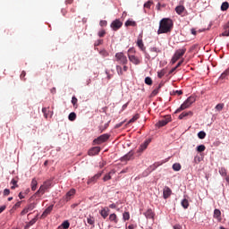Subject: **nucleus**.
<instances>
[{
  "label": "nucleus",
  "instance_id": "obj_31",
  "mask_svg": "<svg viewBox=\"0 0 229 229\" xmlns=\"http://www.w3.org/2000/svg\"><path fill=\"white\" fill-rule=\"evenodd\" d=\"M116 72L119 74V76H123V67L120 66V64H116Z\"/></svg>",
  "mask_w": 229,
  "mask_h": 229
},
{
  "label": "nucleus",
  "instance_id": "obj_58",
  "mask_svg": "<svg viewBox=\"0 0 229 229\" xmlns=\"http://www.w3.org/2000/svg\"><path fill=\"white\" fill-rule=\"evenodd\" d=\"M4 195H5V196L10 195V190L9 189H4Z\"/></svg>",
  "mask_w": 229,
  "mask_h": 229
},
{
  "label": "nucleus",
  "instance_id": "obj_51",
  "mask_svg": "<svg viewBox=\"0 0 229 229\" xmlns=\"http://www.w3.org/2000/svg\"><path fill=\"white\" fill-rule=\"evenodd\" d=\"M100 27H106L107 25V21L101 20L99 22Z\"/></svg>",
  "mask_w": 229,
  "mask_h": 229
},
{
  "label": "nucleus",
  "instance_id": "obj_2",
  "mask_svg": "<svg viewBox=\"0 0 229 229\" xmlns=\"http://www.w3.org/2000/svg\"><path fill=\"white\" fill-rule=\"evenodd\" d=\"M195 100H196L195 97H192V96L189 97V98L183 102V104H182V105L180 106V107L177 108V110H175V114L180 113V112H182V110L188 109V107H190L191 105L194 104Z\"/></svg>",
  "mask_w": 229,
  "mask_h": 229
},
{
  "label": "nucleus",
  "instance_id": "obj_57",
  "mask_svg": "<svg viewBox=\"0 0 229 229\" xmlns=\"http://www.w3.org/2000/svg\"><path fill=\"white\" fill-rule=\"evenodd\" d=\"M158 93H159V89H155L152 91V95H153V96H157Z\"/></svg>",
  "mask_w": 229,
  "mask_h": 229
},
{
  "label": "nucleus",
  "instance_id": "obj_19",
  "mask_svg": "<svg viewBox=\"0 0 229 229\" xmlns=\"http://www.w3.org/2000/svg\"><path fill=\"white\" fill-rule=\"evenodd\" d=\"M193 113L192 111H183V113L180 114L179 120H183V118L190 116H192Z\"/></svg>",
  "mask_w": 229,
  "mask_h": 229
},
{
  "label": "nucleus",
  "instance_id": "obj_64",
  "mask_svg": "<svg viewBox=\"0 0 229 229\" xmlns=\"http://www.w3.org/2000/svg\"><path fill=\"white\" fill-rule=\"evenodd\" d=\"M135 225H128V227H126V229H134Z\"/></svg>",
  "mask_w": 229,
  "mask_h": 229
},
{
  "label": "nucleus",
  "instance_id": "obj_54",
  "mask_svg": "<svg viewBox=\"0 0 229 229\" xmlns=\"http://www.w3.org/2000/svg\"><path fill=\"white\" fill-rule=\"evenodd\" d=\"M176 61H178L176 53L174 54V57L172 58V64H176Z\"/></svg>",
  "mask_w": 229,
  "mask_h": 229
},
{
  "label": "nucleus",
  "instance_id": "obj_37",
  "mask_svg": "<svg viewBox=\"0 0 229 229\" xmlns=\"http://www.w3.org/2000/svg\"><path fill=\"white\" fill-rule=\"evenodd\" d=\"M150 52H154V53H162V49H160L159 47H150Z\"/></svg>",
  "mask_w": 229,
  "mask_h": 229
},
{
  "label": "nucleus",
  "instance_id": "obj_53",
  "mask_svg": "<svg viewBox=\"0 0 229 229\" xmlns=\"http://www.w3.org/2000/svg\"><path fill=\"white\" fill-rule=\"evenodd\" d=\"M72 104L73 105V106H75V105L78 104V98H76V97H72Z\"/></svg>",
  "mask_w": 229,
  "mask_h": 229
},
{
  "label": "nucleus",
  "instance_id": "obj_34",
  "mask_svg": "<svg viewBox=\"0 0 229 229\" xmlns=\"http://www.w3.org/2000/svg\"><path fill=\"white\" fill-rule=\"evenodd\" d=\"M123 221H130V212H123Z\"/></svg>",
  "mask_w": 229,
  "mask_h": 229
},
{
  "label": "nucleus",
  "instance_id": "obj_63",
  "mask_svg": "<svg viewBox=\"0 0 229 229\" xmlns=\"http://www.w3.org/2000/svg\"><path fill=\"white\" fill-rule=\"evenodd\" d=\"M174 229H182V225H174Z\"/></svg>",
  "mask_w": 229,
  "mask_h": 229
},
{
  "label": "nucleus",
  "instance_id": "obj_23",
  "mask_svg": "<svg viewBox=\"0 0 229 229\" xmlns=\"http://www.w3.org/2000/svg\"><path fill=\"white\" fill-rule=\"evenodd\" d=\"M30 186H31L32 191H36L37 187H38V181H37L36 178H33V179H32V182H31Z\"/></svg>",
  "mask_w": 229,
  "mask_h": 229
},
{
  "label": "nucleus",
  "instance_id": "obj_44",
  "mask_svg": "<svg viewBox=\"0 0 229 229\" xmlns=\"http://www.w3.org/2000/svg\"><path fill=\"white\" fill-rule=\"evenodd\" d=\"M110 179H112L111 173L106 174L104 176L103 181H104V182H107V181H110Z\"/></svg>",
  "mask_w": 229,
  "mask_h": 229
},
{
  "label": "nucleus",
  "instance_id": "obj_29",
  "mask_svg": "<svg viewBox=\"0 0 229 229\" xmlns=\"http://www.w3.org/2000/svg\"><path fill=\"white\" fill-rule=\"evenodd\" d=\"M227 9H229V3L227 2L223 3L221 5V11L225 12L227 11Z\"/></svg>",
  "mask_w": 229,
  "mask_h": 229
},
{
  "label": "nucleus",
  "instance_id": "obj_1",
  "mask_svg": "<svg viewBox=\"0 0 229 229\" xmlns=\"http://www.w3.org/2000/svg\"><path fill=\"white\" fill-rule=\"evenodd\" d=\"M174 21L171 18H163L159 22V29L157 30V35H162L164 33H170L174 28Z\"/></svg>",
  "mask_w": 229,
  "mask_h": 229
},
{
  "label": "nucleus",
  "instance_id": "obj_45",
  "mask_svg": "<svg viewBox=\"0 0 229 229\" xmlns=\"http://www.w3.org/2000/svg\"><path fill=\"white\" fill-rule=\"evenodd\" d=\"M62 227L64 229H67L70 227V223L68 222V220H65L64 223H62Z\"/></svg>",
  "mask_w": 229,
  "mask_h": 229
},
{
  "label": "nucleus",
  "instance_id": "obj_30",
  "mask_svg": "<svg viewBox=\"0 0 229 229\" xmlns=\"http://www.w3.org/2000/svg\"><path fill=\"white\" fill-rule=\"evenodd\" d=\"M173 169L174 171H180L182 169V165H180V163H174Z\"/></svg>",
  "mask_w": 229,
  "mask_h": 229
},
{
  "label": "nucleus",
  "instance_id": "obj_41",
  "mask_svg": "<svg viewBox=\"0 0 229 229\" xmlns=\"http://www.w3.org/2000/svg\"><path fill=\"white\" fill-rule=\"evenodd\" d=\"M76 117H77L76 113L72 112V113L69 114V120L70 121H75Z\"/></svg>",
  "mask_w": 229,
  "mask_h": 229
},
{
  "label": "nucleus",
  "instance_id": "obj_4",
  "mask_svg": "<svg viewBox=\"0 0 229 229\" xmlns=\"http://www.w3.org/2000/svg\"><path fill=\"white\" fill-rule=\"evenodd\" d=\"M171 121H172V116L165 115L164 116V118L160 119V121H158L157 123H156V126H157V128H163V126H165V124H167Z\"/></svg>",
  "mask_w": 229,
  "mask_h": 229
},
{
  "label": "nucleus",
  "instance_id": "obj_5",
  "mask_svg": "<svg viewBox=\"0 0 229 229\" xmlns=\"http://www.w3.org/2000/svg\"><path fill=\"white\" fill-rule=\"evenodd\" d=\"M122 27H123V21L119 19H116L113 21V22H111V29L114 31L121 30Z\"/></svg>",
  "mask_w": 229,
  "mask_h": 229
},
{
  "label": "nucleus",
  "instance_id": "obj_42",
  "mask_svg": "<svg viewBox=\"0 0 229 229\" xmlns=\"http://www.w3.org/2000/svg\"><path fill=\"white\" fill-rule=\"evenodd\" d=\"M166 74V70L163 69L160 72H157V77L163 78Z\"/></svg>",
  "mask_w": 229,
  "mask_h": 229
},
{
  "label": "nucleus",
  "instance_id": "obj_25",
  "mask_svg": "<svg viewBox=\"0 0 229 229\" xmlns=\"http://www.w3.org/2000/svg\"><path fill=\"white\" fill-rule=\"evenodd\" d=\"M137 23L135 21L128 20L125 22V27H136Z\"/></svg>",
  "mask_w": 229,
  "mask_h": 229
},
{
  "label": "nucleus",
  "instance_id": "obj_8",
  "mask_svg": "<svg viewBox=\"0 0 229 229\" xmlns=\"http://www.w3.org/2000/svg\"><path fill=\"white\" fill-rule=\"evenodd\" d=\"M103 173H98L95 175L91 176V178L88 179L87 183L88 184H95L97 183V182L98 181V179L100 178V176H102Z\"/></svg>",
  "mask_w": 229,
  "mask_h": 229
},
{
  "label": "nucleus",
  "instance_id": "obj_13",
  "mask_svg": "<svg viewBox=\"0 0 229 229\" xmlns=\"http://www.w3.org/2000/svg\"><path fill=\"white\" fill-rule=\"evenodd\" d=\"M134 158V152L130 151L128 154L124 155V157H121V161H131Z\"/></svg>",
  "mask_w": 229,
  "mask_h": 229
},
{
  "label": "nucleus",
  "instance_id": "obj_40",
  "mask_svg": "<svg viewBox=\"0 0 229 229\" xmlns=\"http://www.w3.org/2000/svg\"><path fill=\"white\" fill-rule=\"evenodd\" d=\"M145 83L148 86H151L153 83L152 78L151 77H146L145 78Z\"/></svg>",
  "mask_w": 229,
  "mask_h": 229
},
{
  "label": "nucleus",
  "instance_id": "obj_36",
  "mask_svg": "<svg viewBox=\"0 0 229 229\" xmlns=\"http://www.w3.org/2000/svg\"><path fill=\"white\" fill-rule=\"evenodd\" d=\"M87 222L89 225H95V217L94 216H89L87 219Z\"/></svg>",
  "mask_w": 229,
  "mask_h": 229
},
{
  "label": "nucleus",
  "instance_id": "obj_10",
  "mask_svg": "<svg viewBox=\"0 0 229 229\" xmlns=\"http://www.w3.org/2000/svg\"><path fill=\"white\" fill-rule=\"evenodd\" d=\"M144 216L147 217V219H152L154 220V217L156 216L155 212L153 211V209L148 208L147 209L146 212H144Z\"/></svg>",
  "mask_w": 229,
  "mask_h": 229
},
{
  "label": "nucleus",
  "instance_id": "obj_6",
  "mask_svg": "<svg viewBox=\"0 0 229 229\" xmlns=\"http://www.w3.org/2000/svg\"><path fill=\"white\" fill-rule=\"evenodd\" d=\"M109 134H102L100 135V137H98L96 140H94L93 142L97 145H100L101 143L106 142V140H109Z\"/></svg>",
  "mask_w": 229,
  "mask_h": 229
},
{
  "label": "nucleus",
  "instance_id": "obj_61",
  "mask_svg": "<svg viewBox=\"0 0 229 229\" xmlns=\"http://www.w3.org/2000/svg\"><path fill=\"white\" fill-rule=\"evenodd\" d=\"M5 208H6V206H1V207H0V214H2L3 211L5 210Z\"/></svg>",
  "mask_w": 229,
  "mask_h": 229
},
{
  "label": "nucleus",
  "instance_id": "obj_7",
  "mask_svg": "<svg viewBox=\"0 0 229 229\" xmlns=\"http://www.w3.org/2000/svg\"><path fill=\"white\" fill-rule=\"evenodd\" d=\"M128 58L131 63H132L134 65H140L141 63V59L134 55L133 54H128Z\"/></svg>",
  "mask_w": 229,
  "mask_h": 229
},
{
  "label": "nucleus",
  "instance_id": "obj_17",
  "mask_svg": "<svg viewBox=\"0 0 229 229\" xmlns=\"http://www.w3.org/2000/svg\"><path fill=\"white\" fill-rule=\"evenodd\" d=\"M150 142H151L150 140H145V142L141 146L139 147L138 152L142 153V151L146 150V148H148V146L149 145Z\"/></svg>",
  "mask_w": 229,
  "mask_h": 229
},
{
  "label": "nucleus",
  "instance_id": "obj_32",
  "mask_svg": "<svg viewBox=\"0 0 229 229\" xmlns=\"http://www.w3.org/2000/svg\"><path fill=\"white\" fill-rule=\"evenodd\" d=\"M153 1L152 0H148L147 1V3L144 4V8H147V9H150L151 6L153 5Z\"/></svg>",
  "mask_w": 229,
  "mask_h": 229
},
{
  "label": "nucleus",
  "instance_id": "obj_9",
  "mask_svg": "<svg viewBox=\"0 0 229 229\" xmlns=\"http://www.w3.org/2000/svg\"><path fill=\"white\" fill-rule=\"evenodd\" d=\"M186 52H187L186 47H182V49L176 50L175 55H176L177 61L180 60V58H182Z\"/></svg>",
  "mask_w": 229,
  "mask_h": 229
},
{
  "label": "nucleus",
  "instance_id": "obj_26",
  "mask_svg": "<svg viewBox=\"0 0 229 229\" xmlns=\"http://www.w3.org/2000/svg\"><path fill=\"white\" fill-rule=\"evenodd\" d=\"M38 215H37L32 220H30V222L28 223L27 227H30L31 225H34L35 223L38 221Z\"/></svg>",
  "mask_w": 229,
  "mask_h": 229
},
{
  "label": "nucleus",
  "instance_id": "obj_16",
  "mask_svg": "<svg viewBox=\"0 0 229 229\" xmlns=\"http://www.w3.org/2000/svg\"><path fill=\"white\" fill-rule=\"evenodd\" d=\"M47 191L46 186H45V182L39 187V189L38 190V191L36 192V195L38 197H41L42 195L45 194V192Z\"/></svg>",
  "mask_w": 229,
  "mask_h": 229
},
{
  "label": "nucleus",
  "instance_id": "obj_52",
  "mask_svg": "<svg viewBox=\"0 0 229 229\" xmlns=\"http://www.w3.org/2000/svg\"><path fill=\"white\" fill-rule=\"evenodd\" d=\"M42 112H43V114H44V117L47 118L48 117V115H47V107H43L42 108Z\"/></svg>",
  "mask_w": 229,
  "mask_h": 229
},
{
  "label": "nucleus",
  "instance_id": "obj_27",
  "mask_svg": "<svg viewBox=\"0 0 229 229\" xmlns=\"http://www.w3.org/2000/svg\"><path fill=\"white\" fill-rule=\"evenodd\" d=\"M219 174L222 176H227V170L225 167L219 168Z\"/></svg>",
  "mask_w": 229,
  "mask_h": 229
},
{
  "label": "nucleus",
  "instance_id": "obj_55",
  "mask_svg": "<svg viewBox=\"0 0 229 229\" xmlns=\"http://www.w3.org/2000/svg\"><path fill=\"white\" fill-rule=\"evenodd\" d=\"M105 35H106V30H102L98 31L99 37H104Z\"/></svg>",
  "mask_w": 229,
  "mask_h": 229
},
{
  "label": "nucleus",
  "instance_id": "obj_12",
  "mask_svg": "<svg viewBox=\"0 0 229 229\" xmlns=\"http://www.w3.org/2000/svg\"><path fill=\"white\" fill-rule=\"evenodd\" d=\"M170 195H172V190L170 189V187L165 186V189L163 190V198L165 199H167Z\"/></svg>",
  "mask_w": 229,
  "mask_h": 229
},
{
  "label": "nucleus",
  "instance_id": "obj_35",
  "mask_svg": "<svg viewBox=\"0 0 229 229\" xmlns=\"http://www.w3.org/2000/svg\"><path fill=\"white\" fill-rule=\"evenodd\" d=\"M140 114H135V115L132 116L131 119H130L129 123H135V121L139 120Z\"/></svg>",
  "mask_w": 229,
  "mask_h": 229
},
{
  "label": "nucleus",
  "instance_id": "obj_22",
  "mask_svg": "<svg viewBox=\"0 0 229 229\" xmlns=\"http://www.w3.org/2000/svg\"><path fill=\"white\" fill-rule=\"evenodd\" d=\"M175 12L177 14L182 15L183 13V12H185V6H183V5L176 6Z\"/></svg>",
  "mask_w": 229,
  "mask_h": 229
},
{
  "label": "nucleus",
  "instance_id": "obj_47",
  "mask_svg": "<svg viewBox=\"0 0 229 229\" xmlns=\"http://www.w3.org/2000/svg\"><path fill=\"white\" fill-rule=\"evenodd\" d=\"M35 207H36V203H30V204H29V205H28V212H29V211H31V210H34Z\"/></svg>",
  "mask_w": 229,
  "mask_h": 229
},
{
  "label": "nucleus",
  "instance_id": "obj_39",
  "mask_svg": "<svg viewBox=\"0 0 229 229\" xmlns=\"http://www.w3.org/2000/svg\"><path fill=\"white\" fill-rule=\"evenodd\" d=\"M206 150V146L205 145H199L197 147V151L199 153H202V151H205Z\"/></svg>",
  "mask_w": 229,
  "mask_h": 229
},
{
  "label": "nucleus",
  "instance_id": "obj_48",
  "mask_svg": "<svg viewBox=\"0 0 229 229\" xmlns=\"http://www.w3.org/2000/svg\"><path fill=\"white\" fill-rule=\"evenodd\" d=\"M224 106H225L224 104H218V105L216 106V109L218 112H221V111L224 109Z\"/></svg>",
  "mask_w": 229,
  "mask_h": 229
},
{
  "label": "nucleus",
  "instance_id": "obj_15",
  "mask_svg": "<svg viewBox=\"0 0 229 229\" xmlns=\"http://www.w3.org/2000/svg\"><path fill=\"white\" fill-rule=\"evenodd\" d=\"M54 208V205L52 204L51 206H48L43 212V214L41 215V217H46L47 216H49V214L52 213Z\"/></svg>",
  "mask_w": 229,
  "mask_h": 229
},
{
  "label": "nucleus",
  "instance_id": "obj_60",
  "mask_svg": "<svg viewBox=\"0 0 229 229\" xmlns=\"http://www.w3.org/2000/svg\"><path fill=\"white\" fill-rule=\"evenodd\" d=\"M191 35L196 36V35H197V30H196V29H191Z\"/></svg>",
  "mask_w": 229,
  "mask_h": 229
},
{
  "label": "nucleus",
  "instance_id": "obj_62",
  "mask_svg": "<svg viewBox=\"0 0 229 229\" xmlns=\"http://www.w3.org/2000/svg\"><path fill=\"white\" fill-rule=\"evenodd\" d=\"M224 30H229V21H228L227 23H225V25L224 26Z\"/></svg>",
  "mask_w": 229,
  "mask_h": 229
},
{
  "label": "nucleus",
  "instance_id": "obj_18",
  "mask_svg": "<svg viewBox=\"0 0 229 229\" xmlns=\"http://www.w3.org/2000/svg\"><path fill=\"white\" fill-rule=\"evenodd\" d=\"M222 212L220 211V209L216 208L214 211V217L216 219H217V221L221 222L222 221Z\"/></svg>",
  "mask_w": 229,
  "mask_h": 229
},
{
  "label": "nucleus",
  "instance_id": "obj_46",
  "mask_svg": "<svg viewBox=\"0 0 229 229\" xmlns=\"http://www.w3.org/2000/svg\"><path fill=\"white\" fill-rule=\"evenodd\" d=\"M206 132L205 131H199L198 132V136L199 138V140H204V138L206 137Z\"/></svg>",
  "mask_w": 229,
  "mask_h": 229
},
{
  "label": "nucleus",
  "instance_id": "obj_20",
  "mask_svg": "<svg viewBox=\"0 0 229 229\" xmlns=\"http://www.w3.org/2000/svg\"><path fill=\"white\" fill-rule=\"evenodd\" d=\"M137 46L139 47V48L143 52L146 53V47H144V43L142 41V38H139L137 40Z\"/></svg>",
  "mask_w": 229,
  "mask_h": 229
},
{
  "label": "nucleus",
  "instance_id": "obj_3",
  "mask_svg": "<svg viewBox=\"0 0 229 229\" xmlns=\"http://www.w3.org/2000/svg\"><path fill=\"white\" fill-rule=\"evenodd\" d=\"M114 61H116V63L120 64L121 65H127L128 64V58L123 52L114 54Z\"/></svg>",
  "mask_w": 229,
  "mask_h": 229
},
{
  "label": "nucleus",
  "instance_id": "obj_14",
  "mask_svg": "<svg viewBox=\"0 0 229 229\" xmlns=\"http://www.w3.org/2000/svg\"><path fill=\"white\" fill-rule=\"evenodd\" d=\"M109 213H110V208H108V207H105L100 210V216L104 217V219H106L109 216Z\"/></svg>",
  "mask_w": 229,
  "mask_h": 229
},
{
  "label": "nucleus",
  "instance_id": "obj_59",
  "mask_svg": "<svg viewBox=\"0 0 229 229\" xmlns=\"http://www.w3.org/2000/svg\"><path fill=\"white\" fill-rule=\"evenodd\" d=\"M25 76H26V72H21V74L20 75L21 80H25Z\"/></svg>",
  "mask_w": 229,
  "mask_h": 229
},
{
  "label": "nucleus",
  "instance_id": "obj_38",
  "mask_svg": "<svg viewBox=\"0 0 229 229\" xmlns=\"http://www.w3.org/2000/svg\"><path fill=\"white\" fill-rule=\"evenodd\" d=\"M52 183H53L52 181L44 182L46 191L50 189V187L52 186Z\"/></svg>",
  "mask_w": 229,
  "mask_h": 229
},
{
  "label": "nucleus",
  "instance_id": "obj_28",
  "mask_svg": "<svg viewBox=\"0 0 229 229\" xmlns=\"http://www.w3.org/2000/svg\"><path fill=\"white\" fill-rule=\"evenodd\" d=\"M189 205H190V203H189L188 199H183L182 200V206L183 208H188Z\"/></svg>",
  "mask_w": 229,
  "mask_h": 229
},
{
  "label": "nucleus",
  "instance_id": "obj_43",
  "mask_svg": "<svg viewBox=\"0 0 229 229\" xmlns=\"http://www.w3.org/2000/svg\"><path fill=\"white\" fill-rule=\"evenodd\" d=\"M18 181H15V179H12L11 183L13 184V186L11 187L12 190H14L15 187H19L17 184Z\"/></svg>",
  "mask_w": 229,
  "mask_h": 229
},
{
  "label": "nucleus",
  "instance_id": "obj_49",
  "mask_svg": "<svg viewBox=\"0 0 229 229\" xmlns=\"http://www.w3.org/2000/svg\"><path fill=\"white\" fill-rule=\"evenodd\" d=\"M29 213V207H25L22 211L21 212V216H26Z\"/></svg>",
  "mask_w": 229,
  "mask_h": 229
},
{
  "label": "nucleus",
  "instance_id": "obj_33",
  "mask_svg": "<svg viewBox=\"0 0 229 229\" xmlns=\"http://www.w3.org/2000/svg\"><path fill=\"white\" fill-rule=\"evenodd\" d=\"M227 76H229V68L225 70L224 72H222V74L220 75V78L222 80H224L225 78H226Z\"/></svg>",
  "mask_w": 229,
  "mask_h": 229
},
{
  "label": "nucleus",
  "instance_id": "obj_21",
  "mask_svg": "<svg viewBox=\"0 0 229 229\" xmlns=\"http://www.w3.org/2000/svg\"><path fill=\"white\" fill-rule=\"evenodd\" d=\"M109 221L114 223L115 225H117V223H119V219L117 217V215L116 214L109 215Z\"/></svg>",
  "mask_w": 229,
  "mask_h": 229
},
{
  "label": "nucleus",
  "instance_id": "obj_56",
  "mask_svg": "<svg viewBox=\"0 0 229 229\" xmlns=\"http://www.w3.org/2000/svg\"><path fill=\"white\" fill-rule=\"evenodd\" d=\"M108 126H109V123H106V124H104V126H103V127H100L101 131H104V130L107 129V128H108Z\"/></svg>",
  "mask_w": 229,
  "mask_h": 229
},
{
  "label": "nucleus",
  "instance_id": "obj_24",
  "mask_svg": "<svg viewBox=\"0 0 229 229\" xmlns=\"http://www.w3.org/2000/svg\"><path fill=\"white\" fill-rule=\"evenodd\" d=\"M75 192H76V190L71 189L70 191H68V192L66 193V199H67V200L71 199V197H72V195H74Z\"/></svg>",
  "mask_w": 229,
  "mask_h": 229
},
{
  "label": "nucleus",
  "instance_id": "obj_11",
  "mask_svg": "<svg viewBox=\"0 0 229 229\" xmlns=\"http://www.w3.org/2000/svg\"><path fill=\"white\" fill-rule=\"evenodd\" d=\"M100 150H101L100 147H92L89 150L88 154L89 156H97L98 153H100Z\"/></svg>",
  "mask_w": 229,
  "mask_h": 229
},
{
  "label": "nucleus",
  "instance_id": "obj_50",
  "mask_svg": "<svg viewBox=\"0 0 229 229\" xmlns=\"http://www.w3.org/2000/svg\"><path fill=\"white\" fill-rule=\"evenodd\" d=\"M222 37H229V29H225V31L221 34Z\"/></svg>",
  "mask_w": 229,
  "mask_h": 229
}]
</instances>
